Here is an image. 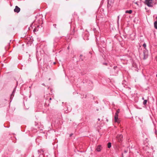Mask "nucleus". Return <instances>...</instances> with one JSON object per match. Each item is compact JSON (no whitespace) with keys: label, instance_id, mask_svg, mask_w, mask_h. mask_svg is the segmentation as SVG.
Instances as JSON below:
<instances>
[{"label":"nucleus","instance_id":"obj_6","mask_svg":"<svg viewBox=\"0 0 157 157\" xmlns=\"http://www.w3.org/2000/svg\"><path fill=\"white\" fill-rule=\"evenodd\" d=\"M16 88H14L12 94H11V95H10V101H11L13 98V97H14V93L16 91Z\"/></svg>","mask_w":157,"mask_h":157},{"label":"nucleus","instance_id":"obj_18","mask_svg":"<svg viewBox=\"0 0 157 157\" xmlns=\"http://www.w3.org/2000/svg\"><path fill=\"white\" fill-rule=\"evenodd\" d=\"M156 132H157V131H156V130H155V134H156Z\"/></svg>","mask_w":157,"mask_h":157},{"label":"nucleus","instance_id":"obj_20","mask_svg":"<svg viewBox=\"0 0 157 157\" xmlns=\"http://www.w3.org/2000/svg\"><path fill=\"white\" fill-rule=\"evenodd\" d=\"M49 100H52V98H50V99H49Z\"/></svg>","mask_w":157,"mask_h":157},{"label":"nucleus","instance_id":"obj_24","mask_svg":"<svg viewBox=\"0 0 157 157\" xmlns=\"http://www.w3.org/2000/svg\"><path fill=\"white\" fill-rule=\"evenodd\" d=\"M156 77H157V74L156 75Z\"/></svg>","mask_w":157,"mask_h":157},{"label":"nucleus","instance_id":"obj_22","mask_svg":"<svg viewBox=\"0 0 157 157\" xmlns=\"http://www.w3.org/2000/svg\"><path fill=\"white\" fill-rule=\"evenodd\" d=\"M105 65H106V64H107L106 63H105Z\"/></svg>","mask_w":157,"mask_h":157},{"label":"nucleus","instance_id":"obj_1","mask_svg":"<svg viewBox=\"0 0 157 157\" xmlns=\"http://www.w3.org/2000/svg\"><path fill=\"white\" fill-rule=\"evenodd\" d=\"M120 112V109H118L117 110L114 116L115 121L116 122H117L118 123H119L120 122L118 118V114Z\"/></svg>","mask_w":157,"mask_h":157},{"label":"nucleus","instance_id":"obj_12","mask_svg":"<svg viewBox=\"0 0 157 157\" xmlns=\"http://www.w3.org/2000/svg\"><path fill=\"white\" fill-rule=\"evenodd\" d=\"M147 102V100H144L143 102V104L144 105H145L146 104Z\"/></svg>","mask_w":157,"mask_h":157},{"label":"nucleus","instance_id":"obj_2","mask_svg":"<svg viewBox=\"0 0 157 157\" xmlns=\"http://www.w3.org/2000/svg\"><path fill=\"white\" fill-rule=\"evenodd\" d=\"M118 69L117 66H114L113 68L111 70L112 74L113 75H116L118 74Z\"/></svg>","mask_w":157,"mask_h":157},{"label":"nucleus","instance_id":"obj_23","mask_svg":"<svg viewBox=\"0 0 157 157\" xmlns=\"http://www.w3.org/2000/svg\"><path fill=\"white\" fill-rule=\"evenodd\" d=\"M125 153H126V152H127V151H125Z\"/></svg>","mask_w":157,"mask_h":157},{"label":"nucleus","instance_id":"obj_3","mask_svg":"<svg viewBox=\"0 0 157 157\" xmlns=\"http://www.w3.org/2000/svg\"><path fill=\"white\" fill-rule=\"evenodd\" d=\"M152 0H145L146 4L149 7H152Z\"/></svg>","mask_w":157,"mask_h":157},{"label":"nucleus","instance_id":"obj_17","mask_svg":"<svg viewBox=\"0 0 157 157\" xmlns=\"http://www.w3.org/2000/svg\"><path fill=\"white\" fill-rule=\"evenodd\" d=\"M142 100H144V97H143V98H142Z\"/></svg>","mask_w":157,"mask_h":157},{"label":"nucleus","instance_id":"obj_16","mask_svg":"<svg viewBox=\"0 0 157 157\" xmlns=\"http://www.w3.org/2000/svg\"><path fill=\"white\" fill-rule=\"evenodd\" d=\"M53 25L55 26V28H56V24H54V25Z\"/></svg>","mask_w":157,"mask_h":157},{"label":"nucleus","instance_id":"obj_7","mask_svg":"<svg viewBox=\"0 0 157 157\" xmlns=\"http://www.w3.org/2000/svg\"><path fill=\"white\" fill-rule=\"evenodd\" d=\"M20 8H19L17 6H15V8L14 10V12H16L17 13H19L20 11Z\"/></svg>","mask_w":157,"mask_h":157},{"label":"nucleus","instance_id":"obj_13","mask_svg":"<svg viewBox=\"0 0 157 157\" xmlns=\"http://www.w3.org/2000/svg\"><path fill=\"white\" fill-rule=\"evenodd\" d=\"M143 46L144 47V48H146V44L145 43H144L143 44Z\"/></svg>","mask_w":157,"mask_h":157},{"label":"nucleus","instance_id":"obj_4","mask_svg":"<svg viewBox=\"0 0 157 157\" xmlns=\"http://www.w3.org/2000/svg\"><path fill=\"white\" fill-rule=\"evenodd\" d=\"M143 55H144V57L143 59H146L148 56V52L147 50H145L143 51Z\"/></svg>","mask_w":157,"mask_h":157},{"label":"nucleus","instance_id":"obj_5","mask_svg":"<svg viewBox=\"0 0 157 157\" xmlns=\"http://www.w3.org/2000/svg\"><path fill=\"white\" fill-rule=\"evenodd\" d=\"M117 138L119 142H121L123 140V136L121 134L118 135L117 136Z\"/></svg>","mask_w":157,"mask_h":157},{"label":"nucleus","instance_id":"obj_21","mask_svg":"<svg viewBox=\"0 0 157 157\" xmlns=\"http://www.w3.org/2000/svg\"><path fill=\"white\" fill-rule=\"evenodd\" d=\"M55 63H55V62H54V64H55Z\"/></svg>","mask_w":157,"mask_h":157},{"label":"nucleus","instance_id":"obj_10","mask_svg":"<svg viewBox=\"0 0 157 157\" xmlns=\"http://www.w3.org/2000/svg\"><path fill=\"white\" fill-rule=\"evenodd\" d=\"M125 12L126 13H129V14H131L132 12V10H126Z\"/></svg>","mask_w":157,"mask_h":157},{"label":"nucleus","instance_id":"obj_8","mask_svg":"<svg viewBox=\"0 0 157 157\" xmlns=\"http://www.w3.org/2000/svg\"><path fill=\"white\" fill-rule=\"evenodd\" d=\"M102 147L100 145H98L96 148V150L98 151H100L101 150Z\"/></svg>","mask_w":157,"mask_h":157},{"label":"nucleus","instance_id":"obj_15","mask_svg":"<svg viewBox=\"0 0 157 157\" xmlns=\"http://www.w3.org/2000/svg\"><path fill=\"white\" fill-rule=\"evenodd\" d=\"M73 135V134L72 133L70 135V136L71 137Z\"/></svg>","mask_w":157,"mask_h":157},{"label":"nucleus","instance_id":"obj_9","mask_svg":"<svg viewBox=\"0 0 157 157\" xmlns=\"http://www.w3.org/2000/svg\"><path fill=\"white\" fill-rule=\"evenodd\" d=\"M154 27L155 29H157V21H155L154 23Z\"/></svg>","mask_w":157,"mask_h":157},{"label":"nucleus","instance_id":"obj_14","mask_svg":"<svg viewBox=\"0 0 157 157\" xmlns=\"http://www.w3.org/2000/svg\"><path fill=\"white\" fill-rule=\"evenodd\" d=\"M117 18H118L117 23H118V24L119 20V16H118Z\"/></svg>","mask_w":157,"mask_h":157},{"label":"nucleus","instance_id":"obj_19","mask_svg":"<svg viewBox=\"0 0 157 157\" xmlns=\"http://www.w3.org/2000/svg\"><path fill=\"white\" fill-rule=\"evenodd\" d=\"M98 120L99 121H100V119H99V118H98Z\"/></svg>","mask_w":157,"mask_h":157},{"label":"nucleus","instance_id":"obj_11","mask_svg":"<svg viewBox=\"0 0 157 157\" xmlns=\"http://www.w3.org/2000/svg\"><path fill=\"white\" fill-rule=\"evenodd\" d=\"M111 144L110 142H109L108 144V148H110L111 147Z\"/></svg>","mask_w":157,"mask_h":157}]
</instances>
